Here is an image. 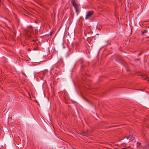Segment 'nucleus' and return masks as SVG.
I'll list each match as a JSON object with an SVG mask.
<instances>
[{
  "label": "nucleus",
  "instance_id": "6e6552de",
  "mask_svg": "<svg viewBox=\"0 0 149 149\" xmlns=\"http://www.w3.org/2000/svg\"><path fill=\"white\" fill-rule=\"evenodd\" d=\"M126 148H130V149H132L131 148H130V146H127V147H126Z\"/></svg>",
  "mask_w": 149,
  "mask_h": 149
},
{
  "label": "nucleus",
  "instance_id": "f03ea898",
  "mask_svg": "<svg viewBox=\"0 0 149 149\" xmlns=\"http://www.w3.org/2000/svg\"><path fill=\"white\" fill-rule=\"evenodd\" d=\"M71 3L74 7L75 10L77 12V7L79 6V5L76 3L75 0H72Z\"/></svg>",
  "mask_w": 149,
  "mask_h": 149
},
{
  "label": "nucleus",
  "instance_id": "423d86ee",
  "mask_svg": "<svg viewBox=\"0 0 149 149\" xmlns=\"http://www.w3.org/2000/svg\"><path fill=\"white\" fill-rule=\"evenodd\" d=\"M147 32V31L146 30H145L144 31L142 32V34L143 35L144 33H146Z\"/></svg>",
  "mask_w": 149,
  "mask_h": 149
},
{
  "label": "nucleus",
  "instance_id": "0eeeda50",
  "mask_svg": "<svg viewBox=\"0 0 149 149\" xmlns=\"http://www.w3.org/2000/svg\"><path fill=\"white\" fill-rule=\"evenodd\" d=\"M33 50H38V48L37 47L36 48H34L33 49Z\"/></svg>",
  "mask_w": 149,
  "mask_h": 149
},
{
  "label": "nucleus",
  "instance_id": "9d476101",
  "mask_svg": "<svg viewBox=\"0 0 149 149\" xmlns=\"http://www.w3.org/2000/svg\"><path fill=\"white\" fill-rule=\"evenodd\" d=\"M148 79H146V80H148Z\"/></svg>",
  "mask_w": 149,
  "mask_h": 149
},
{
  "label": "nucleus",
  "instance_id": "39448f33",
  "mask_svg": "<svg viewBox=\"0 0 149 149\" xmlns=\"http://www.w3.org/2000/svg\"><path fill=\"white\" fill-rule=\"evenodd\" d=\"M140 58H137L134 60V61L136 62L137 61H140Z\"/></svg>",
  "mask_w": 149,
  "mask_h": 149
},
{
  "label": "nucleus",
  "instance_id": "1a4fd4ad",
  "mask_svg": "<svg viewBox=\"0 0 149 149\" xmlns=\"http://www.w3.org/2000/svg\"><path fill=\"white\" fill-rule=\"evenodd\" d=\"M142 54V52H140V53H139V54H138V55H141Z\"/></svg>",
  "mask_w": 149,
  "mask_h": 149
},
{
  "label": "nucleus",
  "instance_id": "20e7f679",
  "mask_svg": "<svg viewBox=\"0 0 149 149\" xmlns=\"http://www.w3.org/2000/svg\"><path fill=\"white\" fill-rule=\"evenodd\" d=\"M137 147L140 146L141 145V143L139 142H138L137 143Z\"/></svg>",
  "mask_w": 149,
  "mask_h": 149
},
{
  "label": "nucleus",
  "instance_id": "7ed1b4c3",
  "mask_svg": "<svg viewBox=\"0 0 149 149\" xmlns=\"http://www.w3.org/2000/svg\"><path fill=\"white\" fill-rule=\"evenodd\" d=\"M126 138L127 139H129V140L131 141L133 140L134 139V137L131 135H130L129 136L127 137Z\"/></svg>",
  "mask_w": 149,
  "mask_h": 149
},
{
  "label": "nucleus",
  "instance_id": "f257e3e1",
  "mask_svg": "<svg viewBox=\"0 0 149 149\" xmlns=\"http://www.w3.org/2000/svg\"><path fill=\"white\" fill-rule=\"evenodd\" d=\"M94 13L93 11H91L87 13V14L85 17V19H87L91 17Z\"/></svg>",
  "mask_w": 149,
  "mask_h": 149
}]
</instances>
